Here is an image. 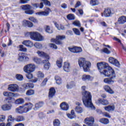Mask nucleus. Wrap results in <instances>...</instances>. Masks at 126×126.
<instances>
[{"mask_svg": "<svg viewBox=\"0 0 126 126\" xmlns=\"http://www.w3.org/2000/svg\"><path fill=\"white\" fill-rule=\"evenodd\" d=\"M97 66L100 74L105 75L106 78L103 80L105 83L107 84H112L115 82V78H116V73L115 70L109 66V64L105 62H100L97 63Z\"/></svg>", "mask_w": 126, "mask_h": 126, "instance_id": "1", "label": "nucleus"}, {"mask_svg": "<svg viewBox=\"0 0 126 126\" xmlns=\"http://www.w3.org/2000/svg\"><path fill=\"white\" fill-rule=\"evenodd\" d=\"M92 98L91 94L89 92L85 91L82 98L83 103L87 108H89L92 110H95V107L92 103Z\"/></svg>", "mask_w": 126, "mask_h": 126, "instance_id": "2", "label": "nucleus"}, {"mask_svg": "<svg viewBox=\"0 0 126 126\" xmlns=\"http://www.w3.org/2000/svg\"><path fill=\"white\" fill-rule=\"evenodd\" d=\"M79 65L82 67L85 72L89 71V68L91 67V63L90 62L86 61L85 59L81 58L79 60Z\"/></svg>", "mask_w": 126, "mask_h": 126, "instance_id": "3", "label": "nucleus"}, {"mask_svg": "<svg viewBox=\"0 0 126 126\" xmlns=\"http://www.w3.org/2000/svg\"><path fill=\"white\" fill-rule=\"evenodd\" d=\"M21 8L22 10L25 11V13L31 15L33 14L34 10L31 9L32 7L30 4L23 5L21 6Z\"/></svg>", "mask_w": 126, "mask_h": 126, "instance_id": "4", "label": "nucleus"}, {"mask_svg": "<svg viewBox=\"0 0 126 126\" xmlns=\"http://www.w3.org/2000/svg\"><path fill=\"white\" fill-rule=\"evenodd\" d=\"M36 67L34 64H28L26 65L23 68L24 71L26 73H31L33 71H35Z\"/></svg>", "mask_w": 126, "mask_h": 126, "instance_id": "5", "label": "nucleus"}, {"mask_svg": "<svg viewBox=\"0 0 126 126\" xmlns=\"http://www.w3.org/2000/svg\"><path fill=\"white\" fill-rule=\"evenodd\" d=\"M65 39V35H58L56 36V39H51V42H54L57 45H62L63 41L62 40Z\"/></svg>", "mask_w": 126, "mask_h": 126, "instance_id": "6", "label": "nucleus"}, {"mask_svg": "<svg viewBox=\"0 0 126 126\" xmlns=\"http://www.w3.org/2000/svg\"><path fill=\"white\" fill-rule=\"evenodd\" d=\"M52 11L50 8L45 7L44 11L38 12L35 13L36 15H40L41 16H48L50 13Z\"/></svg>", "mask_w": 126, "mask_h": 126, "instance_id": "7", "label": "nucleus"}, {"mask_svg": "<svg viewBox=\"0 0 126 126\" xmlns=\"http://www.w3.org/2000/svg\"><path fill=\"white\" fill-rule=\"evenodd\" d=\"M38 33L39 32H28L26 34V36L30 37L32 40H34V41H36V39H37V36H38Z\"/></svg>", "mask_w": 126, "mask_h": 126, "instance_id": "8", "label": "nucleus"}, {"mask_svg": "<svg viewBox=\"0 0 126 126\" xmlns=\"http://www.w3.org/2000/svg\"><path fill=\"white\" fill-rule=\"evenodd\" d=\"M84 123L89 126H93L94 124V118L87 117L84 120Z\"/></svg>", "mask_w": 126, "mask_h": 126, "instance_id": "9", "label": "nucleus"}, {"mask_svg": "<svg viewBox=\"0 0 126 126\" xmlns=\"http://www.w3.org/2000/svg\"><path fill=\"white\" fill-rule=\"evenodd\" d=\"M19 88L17 84H10L8 85V90L11 92H17Z\"/></svg>", "mask_w": 126, "mask_h": 126, "instance_id": "10", "label": "nucleus"}, {"mask_svg": "<svg viewBox=\"0 0 126 126\" xmlns=\"http://www.w3.org/2000/svg\"><path fill=\"white\" fill-rule=\"evenodd\" d=\"M95 103L97 105H103L104 106H107V105H109V101L106 99H102L101 98H99L96 100Z\"/></svg>", "mask_w": 126, "mask_h": 126, "instance_id": "11", "label": "nucleus"}, {"mask_svg": "<svg viewBox=\"0 0 126 126\" xmlns=\"http://www.w3.org/2000/svg\"><path fill=\"white\" fill-rule=\"evenodd\" d=\"M24 107L26 111V113H28L29 111L32 110V108H33V104L31 102L26 103L24 105Z\"/></svg>", "mask_w": 126, "mask_h": 126, "instance_id": "12", "label": "nucleus"}, {"mask_svg": "<svg viewBox=\"0 0 126 126\" xmlns=\"http://www.w3.org/2000/svg\"><path fill=\"white\" fill-rule=\"evenodd\" d=\"M108 61L110 63L114 64V65H115V66L119 67L121 65V64H120V63L119 62V61H118V60L114 59V58H113V57L109 58Z\"/></svg>", "mask_w": 126, "mask_h": 126, "instance_id": "13", "label": "nucleus"}, {"mask_svg": "<svg viewBox=\"0 0 126 126\" xmlns=\"http://www.w3.org/2000/svg\"><path fill=\"white\" fill-rule=\"evenodd\" d=\"M36 54L38 55V57L40 58H45L47 60H50V57L45 52L41 51H37Z\"/></svg>", "mask_w": 126, "mask_h": 126, "instance_id": "14", "label": "nucleus"}, {"mask_svg": "<svg viewBox=\"0 0 126 126\" xmlns=\"http://www.w3.org/2000/svg\"><path fill=\"white\" fill-rule=\"evenodd\" d=\"M112 14V11L110 8L105 9L103 13L102 14V16H105V17H110Z\"/></svg>", "mask_w": 126, "mask_h": 126, "instance_id": "15", "label": "nucleus"}, {"mask_svg": "<svg viewBox=\"0 0 126 126\" xmlns=\"http://www.w3.org/2000/svg\"><path fill=\"white\" fill-rule=\"evenodd\" d=\"M63 70L66 72H69L70 71V63L68 62H64L63 66Z\"/></svg>", "mask_w": 126, "mask_h": 126, "instance_id": "16", "label": "nucleus"}, {"mask_svg": "<svg viewBox=\"0 0 126 126\" xmlns=\"http://www.w3.org/2000/svg\"><path fill=\"white\" fill-rule=\"evenodd\" d=\"M1 108L3 111H9V110H11V108H12V104H8L6 103L2 105Z\"/></svg>", "mask_w": 126, "mask_h": 126, "instance_id": "17", "label": "nucleus"}, {"mask_svg": "<svg viewBox=\"0 0 126 126\" xmlns=\"http://www.w3.org/2000/svg\"><path fill=\"white\" fill-rule=\"evenodd\" d=\"M16 113L18 114H24L27 113L25 109L24 108V106H21L16 109Z\"/></svg>", "mask_w": 126, "mask_h": 126, "instance_id": "18", "label": "nucleus"}, {"mask_svg": "<svg viewBox=\"0 0 126 126\" xmlns=\"http://www.w3.org/2000/svg\"><path fill=\"white\" fill-rule=\"evenodd\" d=\"M60 107L63 111H67L69 109L68 104L64 102L61 104Z\"/></svg>", "mask_w": 126, "mask_h": 126, "instance_id": "19", "label": "nucleus"}, {"mask_svg": "<svg viewBox=\"0 0 126 126\" xmlns=\"http://www.w3.org/2000/svg\"><path fill=\"white\" fill-rule=\"evenodd\" d=\"M3 96L5 97H11V96H13V97H16V96H18L17 94H15L13 93L9 92H4L3 93Z\"/></svg>", "mask_w": 126, "mask_h": 126, "instance_id": "20", "label": "nucleus"}, {"mask_svg": "<svg viewBox=\"0 0 126 126\" xmlns=\"http://www.w3.org/2000/svg\"><path fill=\"white\" fill-rule=\"evenodd\" d=\"M42 63H44V69H49L51 67V64L49 63V60H43Z\"/></svg>", "mask_w": 126, "mask_h": 126, "instance_id": "21", "label": "nucleus"}, {"mask_svg": "<svg viewBox=\"0 0 126 126\" xmlns=\"http://www.w3.org/2000/svg\"><path fill=\"white\" fill-rule=\"evenodd\" d=\"M44 103L43 102H39L35 104L34 107L33 108L34 111H37V110H39L40 108H41L42 106H43Z\"/></svg>", "mask_w": 126, "mask_h": 126, "instance_id": "22", "label": "nucleus"}, {"mask_svg": "<svg viewBox=\"0 0 126 126\" xmlns=\"http://www.w3.org/2000/svg\"><path fill=\"white\" fill-rule=\"evenodd\" d=\"M32 61L37 64H41V63H43V61H42V59L37 57H33L32 58Z\"/></svg>", "mask_w": 126, "mask_h": 126, "instance_id": "23", "label": "nucleus"}, {"mask_svg": "<svg viewBox=\"0 0 126 126\" xmlns=\"http://www.w3.org/2000/svg\"><path fill=\"white\" fill-rule=\"evenodd\" d=\"M104 90H105L106 91V92H107L109 94H114L115 93L114 91H113V90H112V89H111L110 86H109L108 85L104 86Z\"/></svg>", "mask_w": 126, "mask_h": 126, "instance_id": "24", "label": "nucleus"}, {"mask_svg": "<svg viewBox=\"0 0 126 126\" xmlns=\"http://www.w3.org/2000/svg\"><path fill=\"white\" fill-rule=\"evenodd\" d=\"M118 22L119 24H124L126 22V16H121L118 18Z\"/></svg>", "mask_w": 126, "mask_h": 126, "instance_id": "25", "label": "nucleus"}, {"mask_svg": "<svg viewBox=\"0 0 126 126\" xmlns=\"http://www.w3.org/2000/svg\"><path fill=\"white\" fill-rule=\"evenodd\" d=\"M25 102V100L23 98H18L15 100V104L16 105H22Z\"/></svg>", "mask_w": 126, "mask_h": 126, "instance_id": "26", "label": "nucleus"}, {"mask_svg": "<svg viewBox=\"0 0 126 126\" xmlns=\"http://www.w3.org/2000/svg\"><path fill=\"white\" fill-rule=\"evenodd\" d=\"M22 43L23 45H25V46L29 47L30 48H32V46H33V43L30 40H25Z\"/></svg>", "mask_w": 126, "mask_h": 126, "instance_id": "27", "label": "nucleus"}, {"mask_svg": "<svg viewBox=\"0 0 126 126\" xmlns=\"http://www.w3.org/2000/svg\"><path fill=\"white\" fill-rule=\"evenodd\" d=\"M55 94H56V90L54 88H51L50 89L49 93V98H53L54 96H55Z\"/></svg>", "mask_w": 126, "mask_h": 126, "instance_id": "28", "label": "nucleus"}, {"mask_svg": "<svg viewBox=\"0 0 126 126\" xmlns=\"http://www.w3.org/2000/svg\"><path fill=\"white\" fill-rule=\"evenodd\" d=\"M92 77L90 75L84 74L82 76V79L83 81L91 80Z\"/></svg>", "mask_w": 126, "mask_h": 126, "instance_id": "29", "label": "nucleus"}, {"mask_svg": "<svg viewBox=\"0 0 126 126\" xmlns=\"http://www.w3.org/2000/svg\"><path fill=\"white\" fill-rule=\"evenodd\" d=\"M15 99H14V98L11 96L8 97L5 99V101H6V102L7 103V104H11V103H13V101H15Z\"/></svg>", "mask_w": 126, "mask_h": 126, "instance_id": "30", "label": "nucleus"}, {"mask_svg": "<svg viewBox=\"0 0 126 126\" xmlns=\"http://www.w3.org/2000/svg\"><path fill=\"white\" fill-rule=\"evenodd\" d=\"M104 110L107 112H110V111H115V106H107L104 107Z\"/></svg>", "mask_w": 126, "mask_h": 126, "instance_id": "31", "label": "nucleus"}, {"mask_svg": "<svg viewBox=\"0 0 126 126\" xmlns=\"http://www.w3.org/2000/svg\"><path fill=\"white\" fill-rule=\"evenodd\" d=\"M99 123L101 124H103V125H108L110 122L109 121V119L107 118H102L100 119L99 121Z\"/></svg>", "mask_w": 126, "mask_h": 126, "instance_id": "32", "label": "nucleus"}, {"mask_svg": "<svg viewBox=\"0 0 126 126\" xmlns=\"http://www.w3.org/2000/svg\"><path fill=\"white\" fill-rule=\"evenodd\" d=\"M75 111L78 113V114H81L82 113H83V111H84V110L83 109V108L80 106H76L75 107Z\"/></svg>", "mask_w": 126, "mask_h": 126, "instance_id": "33", "label": "nucleus"}, {"mask_svg": "<svg viewBox=\"0 0 126 126\" xmlns=\"http://www.w3.org/2000/svg\"><path fill=\"white\" fill-rule=\"evenodd\" d=\"M74 86H75V82L73 81L68 83L66 85L67 89H71V88H73Z\"/></svg>", "mask_w": 126, "mask_h": 126, "instance_id": "34", "label": "nucleus"}, {"mask_svg": "<svg viewBox=\"0 0 126 126\" xmlns=\"http://www.w3.org/2000/svg\"><path fill=\"white\" fill-rule=\"evenodd\" d=\"M23 22L25 26H28V27H32L33 26V24L30 21L24 20Z\"/></svg>", "mask_w": 126, "mask_h": 126, "instance_id": "35", "label": "nucleus"}, {"mask_svg": "<svg viewBox=\"0 0 126 126\" xmlns=\"http://www.w3.org/2000/svg\"><path fill=\"white\" fill-rule=\"evenodd\" d=\"M25 58V54L22 53L19 54V58L18 60L20 62H23L24 61V59Z\"/></svg>", "mask_w": 126, "mask_h": 126, "instance_id": "36", "label": "nucleus"}, {"mask_svg": "<svg viewBox=\"0 0 126 126\" xmlns=\"http://www.w3.org/2000/svg\"><path fill=\"white\" fill-rule=\"evenodd\" d=\"M44 40V37L43 36L40 35V33H38L37 36H36V38L35 39V41L41 42V41H43Z\"/></svg>", "mask_w": 126, "mask_h": 126, "instance_id": "37", "label": "nucleus"}, {"mask_svg": "<svg viewBox=\"0 0 126 126\" xmlns=\"http://www.w3.org/2000/svg\"><path fill=\"white\" fill-rule=\"evenodd\" d=\"M34 94L35 92L33 90H29L26 93L27 96H31V95H34Z\"/></svg>", "mask_w": 126, "mask_h": 126, "instance_id": "38", "label": "nucleus"}, {"mask_svg": "<svg viewBox=\"0 0 126 126\" xmlns=\"http://www.w3.org/2000/svg\"><path fill=\"white\" fill-rule=\"evenodd\" d=\"M57 65L60 68L63 66V59H60L57 61Z\"/></svg>", "mask_w": 126, "mask_h": 126, "instance_id": "39", "label": "nucleus"}, {"mask_svg": "<svg viewBox=\"0 0 126 126\" xmlns=\"http://www.w3.org/2000/svg\"><path fill=\"white\" fill-rule=\"evenodd\" d=\"M55 80L56 81V83L57 84H62V78L60 77L59 76H55Z\"/></svg>", "mask_w": 126, "mask_h": 126, "instance_id": "40", "label": "nucleus"}, {"mask_svg": "<svg viewBox=\"0 0 126 126\" xmlns=\"http://www.w3.org/2000/svg\"><path fill=\"white\" fill-rule=\"evenodd\" d=\"M90 4L93 6L98 5L99 4V1L98 0H91L90 1Z\"/></svg>", "mask_w": 126, "mask_h": 126, "instance_id": "41", "label": "nucleus"}, {"mask_svg": "<svg viewBox=\"0 0 126 126\" xmlns=\"http://www.w3.org/2000/svg\"><path fill=\"white\" fill-rule=\"evenodd\" d=\"M67 18L68 19V20H74L75 19V17H74L73 14H69L67 15Z\"/></svg>", "mask_w": 126, "mask_h": 126, "instance_id": "42", "label": "nucleus"}, {"mask_svg": "<svg viewBox=\"0 0 126 126\" xmlns=\"http://www.w3.org/2000/svg\"><path fill=\"white\" fill-rule=\"evenodd\" d=\"M17 122H23L25 121V118L23 116H18L16 119Z\"/></svg>", "mask_w": 126, "mask_h": 126, "instance_id": "43", "label": "nucleus"}, {"mask_svg": "<svg viewBox=\"0 0 126 126\" xmlns=\"http://www.w3.org/2000/svg\"><path fill=\"white\" fill-rule=\"evenodd\" d=\"M54 126H60L61 125V122L58 119H55L53 122Z\"/></svg>", "mask_w": 126, "mask_h": 126, "instance_id": "44", "label": "nucleus"}, {"mask_svg": "<svg viewBox=\"0 0 126 126\" xmlns=\"http://www.w3.org/2000/svg\"><path fill=\"white\" fill-rule=\"evenodd\" d=\"M20 51L21 52H27V48H25L24 46L20 45L19 46Z\"/></svg>", "mask_w": 126, "mask_h": 126, "instance_id": "45", "label": "nucleus"}, {"mask_svg": "<svg viewBox=\"0 0 126 126\" xmlns=\"http://www.w3.org/2000/svg\"><path fill=\"white\" fill-rule=\"evenodd\" d=\"M72 24L77 27H81V24H80V22L79 21H75Z\"/></svg>", "mask_w": 126, "mask_h": 126, "instance_id": "46", "label": "nucleus"}, {"mask_svg": "<svg viewBox=\"0 0 126 126\" xmlns=\"http://www.w3.org/2000/svg\"><path fill=\"white\" fill-rule=\"evenodd\" d=\"M45 31L47 33H53V31L50 28L49 26H45Z\"/></svg>", "mask_w": 126, "mask_h": 126, "instance_id": "47", "label": "nucleus"}, {"mask_svg": "<svg viewBox=\"0 0 126 126\" xmlns=\"http://www.w3.org/2000/svg\"><path fill=\"white\" fill-rule=\"evenodd\" d=\"M73 31L76 35H77L78 36L80 35V32L79 31V30H78L76 28H73Z\"/></svg>", "mask_w": 126, "mask_h": 126, "instance_id": "48", "label": "nucleus"}, {"mask_svg": "<svg viewBox=\"0 0 126 126\" xmlns=\"http://www.w3.org/2000/svg\"><path fill=\"white\" fill-rule=\"evenodd\" d=\"M48 46L50 47V48H52V49H55V50H57V49H58L57 45L54 43H49Z\"/></svg>", "mask_w": 126, "mask_h": 126, "instance_id": "49", "label": "nucleus"}, {"mask_svg": "<svg viewBox=\"0 0 126 126\" xmlns=\"http://www.w3.org/2000/svg\"><path fill=\"white\" fill-rule=\"evenodd\" d=\"M44 76V73L41 71H38L37 72V77L38 78H43Z\"/></svg>", "mask_w": 126, "mask_h": 126, "instance_id": "50", "label": "nucleus"}, {"mask_svg": "<svg viewBox=\"0 0 126 126\" xmlns=\"http://www.w3.org/2000/svg\"><path fill=\"white\" fill-rule=\"evenodd\" d=\"M41 1L44 3L46 5H48V6H51V2L47 0H41Z\"/></svg>", "mask_w": 126, "mask_h": 126, "instance_id": "51", "label": "nucleus"}, {"mask_svg": "<svg viewBox=\"0 0 126 126\" xmlns=\"http://www.w3.org/2000/svg\"><path fill=\"white\" fill-rule=\"evenodd\" d=\"M16 78L18 80H20V81L23 80V76H22V75L17 74L16 75Z\"/></svg>", "mask_w": 126, "mask_h": 126, "instance_id": "52", "label": "nucleus"}, {"mask_svg": "<svg viewBox=\"0 0 126 126\" xmlns=\"http://www.w3.org/2000/svg\"><path fill=\"white\" fill-rule=\"evenodd\" d=\"M82 52V48L79 47L75 46V53H81Z\"/></svg>", "mask_w": 126, "mask_h": 126, "instance_id": "53", "label": "nucleus"}, {"mask_svg": "<svg viewBox=\"0 0 126 126\" xmlns=\"http://www.w3.org/2000/svg\"><path fill=\"white\" fill-rule=\"evenodd\" d=\"M34 47H35V48H37V49H41L42 48V44H41V43H39L38 42H36L34 44Z\"/></svg>", "mask_w": 126, "mask_h": 126, "instance_id": "54", "label": "nucleus"}, {"mask_svg": "<svg viewBox=\"0 0 126 126\" xmlns=\"http://www.w3.org/2000/svg\"><path fill=\"white\" fill-rule=\"evenodd\" d=\"M26 77L28 79H32V78H33V74L31 73H28V74H26Z\"/></svg>", "mask_w": 126, "mask_h": 126, "instance_id": "55", "label": "nucleus"}, {"mask_svg": "<svg viewBox=\"0 0 126 126\" xmlns=\"http://www.w3.org/2000/svg\"><path fill=\"white\" fill-rule=\"evenodd\" d=\"M48 81V78H46L44 79L43 82L41 84V86H45L46 85V83H47V82Z\"/></svg>", "mask_w": 126, "mask_h": 126, "instance_id": "56", "label": "nucleus"}, {"mask_svg": "<svg viewBox=\"0 0 126 126\" xmlns=\"http://www.w3.org/2000/svg\"><path fill=\"white\" fill-rule=\"evenodd\" d=\"M103 116H104V117H106V118H109V119H111V115L107 112H103L102 113Z\"/></svg>", "mask_w": 126, "mask_h": 126, "instance_id": "57", "label": "nucleus"}, {"mask_svg": "<svg viewBox=\"0 0 126 126\" xmlns=\"http://www.w3.org/2000/svg\"><path fill=\"white\" fill-rule=\"evenodd\" d=\"M29 20H30L31 21H32V22H34V23L38 22L37 19H35V18L33 17L29 18Z\"/></svg>", "mask_w": 126, "mask_h": 126, "instance_id": "58", "label": "nucleus"}, {"mask_svg": "<svg viewBox=\"0 0 126 126\" xmlns=\"http://www.w3.org/2000/svg\"><path fill=\"white\" fill-rule=\"evenodd\" d=\"M103 52L105 53V54H111V52L107 48H104L103 49Z\"/></svg>", "mask_w": 126, "mask_h": 126, "instance_id": "59", "label": "nucleus"}, {"mask_svg": "<svg viewBox=\"0 0 126 126\" xmlns=\"http://www.w3.org/2000/svg\"><path fill=\"white\" fill-rule=\"evenodd\" d=\"M68 50H69V51H70V52H71V53H75V47H69Z\"/></svg>", "mask_w": 126, "mask_h": 126, "instance_id": "60", "label": "nucleus"}, {"mask_svg": "<svg viewBox=\"0 0 126 126\" xmlns=\"http://www.w3.org/2000/svg\"><path fill=\"white\" fill-rule=\"evenodd\" d=\"M5 120V116L4 115H0V122H4Z\"/></svg>", "mask_w": 126, "mask_h": 126, "instance_id": "61", "label": "nucleus"}, {"mask_svg": "<svg viewBox=\"0 0 126 126\" xmlns=\"http://www.w3.org/2000/svg\"><path fill=\"white\" fill-rule=\"evenodd\" d=\"M23 87L24 88V89H29L28 83L23 84Z\"/></svg>", "mask_w": 126, "mask_h": 126, "instance_id": "62", "label": "nucleus"}, {"mask_svg": "<svg viewBox=\"0 0 126 126\" xmlns=\"http://www.w3.org/2000/svg\"><path fill=\"white\" fill-rule=\"evenodd\" d=\"M28 84L29 85V88L30 89H32V88H34V84L30 83H28Z\"/></svg>", "mask_w": 126, "mask_h": 126, "instance_id": "63", "label": "nucleus"}, {"mask_svg": "<svg viewBox=\"0 0 126 126\" xmlns=\"http://www.w3.org/2000/svg\"><path fill=\"white\" fill-rule=\"evenodd\" d=\"M14 119L12 118V116L11 115H10L9 117H8V119H7V121L8 122H13V121L14 120Z\"/></svg>", "mask_w": 126, "mask_h": 126, "instance_id": "64", "label": "nucleus"}]
</instances>
